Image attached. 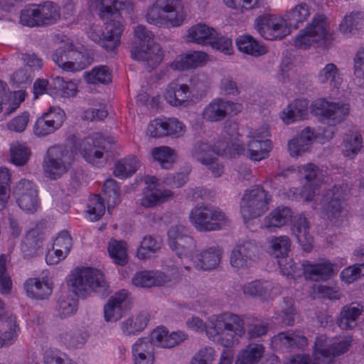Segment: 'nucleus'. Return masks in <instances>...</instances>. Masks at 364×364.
Here are the masks:
<instances>
[{
  "label": "nucleus",
  "instance_id": "nucleus-1",
  "mask_svg": "<svg viewBox=\"0 0 364 364\" xmlns=\"http://www.w3.org/2000/svg\"><path fill=\"white\" fill-rule=\"evenodd\" d=\"M187 229L182 225L173 226L168 230V244L181 259L186 269L191 267L198 269L208 270L215 268L220 260L221 251L217 248H210L196 255L193 252L196 243L187 234Z\"/></svg>",
  "mask_w": 364,
  "mask_h": 364
},
{
  "label": "nucleus",
  "instance_id": "nucleus-2",
  "mask_svg": "<svg viewBox=\"0 0 364 364\" xmlns=\"http://www.w3.org/2000/svg\"><path fill=\"white\" fill-rule=\"evenodd\" d=\"M188 328L198 331H205L209 339L213 342L228 346L237 341V336L244 334L242 320L231 313H223L212 316L208 325L197 317L186 321Z\"/></svg>",
  "mask_w": 364,
  "mask_h": 364
},
{
  "label": "nucleus",
  "instance_id": "nucleus-3",
  "mask_svg": "<svg viewBox=\"0 0 364 364\" xmlns=\"http://www.w3.org/2000/svg\"><path fill=\"white\" fill-rule=\"evenodd\" d=\"M186 14L181 0H155L146 11L145 21L160 28L181 26Z\"/></svg>",
  "mask_w": 364,
  "mask_h": 364
},
{
  "label": "nucleus",
  "instance_id": "nucleus-4",
  "mask_svg": "<svg viewBox=\"0 0 364 364\" xmlns=\"http://www.w3.org/2000/svg\"><path fill=\"white\" fill-rule=\"evenodd\" d=\"M68 289L77 296L85 297L93 292L104 294L107 283L103 273L90 267H76L67 277Z\"/></svg>",
  "mask_w": 364,
  "mask_h": 364
},
{
  "label": "nucleus",
  "instance_id": "nucleus-5",
  "mask_svg": "<svg viewBox=\"0 0 364 364\" xmlns=\"http://www.w3.org/2000/svg\"><path fill=\"white\" fill-rule=\"evenodd\" d=\"M350 343L351 338L348 336L329 339L322 335L316 340L313 361L306 356L297 355L287 359L284 364H331L332 357L345 353Z\"/></svg>",
  "mask_w": 364,
  "mask_h": 364
},
{
  "label": "nucleus",
  "instance_id": "nucleus-6",
  "mask_svg": "<svg viewBox=\"0 0 364 364\" xmlns=\"http://www.w3.org/2000/svg\"><path fill=\"white\" fill-rule=\"evenodd\" d=\"M134 38L139 46L131 50L132 58L134 60L146 62L151 69L156 68L163 59L160 46L154 41V34L144 25H138L134 30Z\"/></svg>",
  "mask_w": 364,
  "mask_h": 364
},
{
  "label": "nucleus",
  "instance_id": "nucleus-7",
  "mask_svg": "<svg viewBox=\"0 0 364 364\" xmlns=\"http://www.w3.org/2000/svg\"><path fill=\"white\" fill-rule=\"evenodd\" d=\"M269 200L268 193L259 186L245 191L240 203V213L247 226L268 210Z\"/></svg>",
  "mask_w": 364,
  "mask_h": 364
},
{
  "label": "nucleus",
  "instance_id": "nucleus-8",
  "mask_svg": "<svg viewBox=\"0 0 364 364\" xmlns=\"http://www.w3.org/2000/svg\"><path fill=\"white\" fill-rule=\"evenodd\" d=\"M191 223L199 231H213L221 229L228 223L224 213L219 208L196 207L189 215Z\"/></svg>",
  "mask_w": 364,
  "mask_h": 364
},
{
  "label": "nucleus",
  "instance_id": "nucleus-9",
  "mask_svg": "<svg viewBox=\"0 0 364 364\" xmlns=\"http://www.w3.org/2000/svg\"><path fill=\"white\" fill-rule=\"evenodd\" d=\"M105 25L106 33L99 25H92L87 32L88 37L94 42L100 45L107 51H112L120 43L121 34L123 31L122 23H115L102 20Z\"/></svg>",
  "mask_w": 364,
  "mask_h": 364
},
{
  "label": "nucleus",
  "instance_id": "nucleus-10",
  "mask_svg": "<svg viewBox=\"0 0 364 364\" xmlns=\"http://www.w3.org/2000/svg\"><path fill=\"white\" fill-rule=\"evenodd\" d=\"M255 28L267 40L282 39L290 33L284 18L272 14L258 16L255 20Z\"/></svg>",
  "mask_w": 364,
  "mask_h": 364
},
{
  "label": "nucleus",
  "instance_id": "nucleus-11",
  "mask_svg": "<svg viewBox=\"0 0 364 364\" xmlns=\"http://www.w3.org/2000/svg\"><path fill=\"white\" fill-rule=\"evenodd\" d=\"M269 243L272 253L278 259L281 273L294 279L300 277V270L295 267L292 259L287 256L290 250L289 239L286 236H280L272 238Z\"/></svg>",
  "mask_w": 364,
  "mask_h": 364
},
{
  "label": "nucleus",
  "instance_id": "nucleus-12",
  "mask_svg": "<svg viewBox=\"0 0 364 364\" xmlns=\"http://www.w3.org/2000/svg\"><path fill=\"white\" fill-rule=\"evenodd\" d=\"M313 107L316 115L333 125L341 123L350 112L348 103L331 102L323 99L316 101Z\"/></svg>",
  "mask_w": 364,
  "mask_h": 364
},
{
  "label": "nucleus",
  "instance_id": "nucleus-13",
  "mask_svg": "<svg viewBox=\"0 0 364 364\" xmlns=\"http://www.w3.org/2000/svg\"><path fill=\"white\" fill-rule=\"evenodd\" d=\"M109 138H95L92 145H85L81 151L83 158L94 166L101 168L105 166L109 159V152L112 145L108 144Z\"/></svg>",
  "mask_w": 364,
  "mask_h": 364
},
{
  "label": "nucleus",
  "instance_id": "nucleus-14",
  "mask_svg": "<svg viewBox=\"0 0 364 364\" xmlns=\"http://www.w3.org/2000/svg\"><path fill=\"white\" fill-rule=\"evenodd\" d=\"M185 132L186 126L176 118H156L149 122L146 130L148 136H180Z\"/></svg>",
  "mask_w": 364,
  "mask_h": 364
},
{
  "label": "nucleus",
  "instance_id": "nucleus-15",
  "mask_svg": "<svg viewBox=\"0 0 364 364\" xmlns=\"http://www.w3.org/2000/svg\"><path fill=\"white\" fill-rule=\"evenodd\" d=\"M242 109L241 104L217 98L204 108L203 117L206 121L216 122L222 121L230 114H236Z\"/></svg>",
  "mask_w": 364,
  "mask_h": 364
},
{
  "label": "nucleus",
  "instance_id": "nucleus-16",
  "mask_svg": "<svg viewBox=\"0 0 364 364\" xmlns=\"http://www.w3.org/2000/svg\"><path fill=\"white\" fill-rule=\"evenodd\" d=\"M272 148V143L270 139L267 138H262V139L252 138L247 149L239 143H235L232 149L229 151L231 154L246 155L251 160L259 161L268 156Z\"/></svg>",
  "mask_w": 364,
  "mask_h": 364
},
{
  "label": "nucleus",
  "instance_id": "nucleus-17",
  "mask_svg": "<svg viewBox=\"0 0 364 364\" xmlns=\"http://www.w3.org/2000/svg\"><path fill=\"white\" fill-rule=\"evenodd\" d=\"M346 264V259H341L338 267L325 259L319 260L316 263L304 261L302 263L303 274L306 280L315 282L324 281L329 279L341 266Z\"/></svg>",
  "mask_w": 364,
  "mask_h": 364
},
{
  "label": "nucleus",
  "instance_id": "nucleus-18",
  "mask_svg": "<svg viewBox=\"0 0 364 364\" xmlns=\"http://www.w3.org/2000/svg\"><path fill=\"white\" fill-rule=\"evenodd\" d=\"M144 181L146 186L141 199V204L143 206L149 208L160 205L172 196L171 191L161 189V185L155 176H147Z\"/></svg>",
  "mask_w": 364,
  "mask_h": 364
},
{
  "label": "nucleus",
  "instance_id": "nucleus-19",
  "mask_svg": "<svg viewBox=\"0 0 364 364\" xmlns=\"http://www.w3.org/2000/svg\"><path fill=\"white\" fill-rule=\"evenodd\" d=\"M299 172L304 175L306 184L303 187V190L299 193H296L293 192L287 193L289 198H295L298 200H303L305 201H310L314 198L316 192L321 188L320 184V179L316 173V167L309 164L302 168V170H299Z\"/></svg>",
  "mask_w": 364,
  "mask_h": 364
},
{
  "label": "nucleus",
  "instance_id": "nucleus-20",
  "mask_svg": "<svg viewBox=\"0 0 364 364\" xmlns=\"http://www.w3.org/2000/svg\"><path fill=\"white\" fill-rule=\"evenodd\" d=\"M73 247V239L67 231L59 232L53 240L52 248L46 255V262L49 265L57 264L65 259Z\"/></svg>",
  "mask_w": 364,
  "mask_h": 364
},
{
  "label": "nucleus",
  "instance_id": "nucleus-21",
  "mask_svg": "<svg viewBox=\"0 0 364 364\" xmlns=\"http://www.w3.org/2000/svg\"><path fill=\"white\" fill-rule=\"evenodd\" d=\"M14 196L21 209L33 212L38 207L37 191L35 184L22 180L14 188Z\"/></svg>",
  "mask_w": 364,
  "mask_h": 364
},
{
  "label": "nucleus",
  "instance_id": "nucleus-22",
  "mask_svg": "<svg viewBox=\"0 0 364 364\" xmlns=\"http://www.w3.org/2000/svg\"><path fill=\"white\" fill-rule=\"evenodd\" d=\"M63 156L64 151L59 146L48 149L43 162L44 173L48 178L57 179L66 171V166L63 161Z\"/></svg>",
  "mask_w": 364,
  "mask_h": 364
},
{
  "label": "nucleus",
  "instance_id": "nucleus-23",
  "mask_svg": "<svg viewBox=\"0 0 364 364\" xmlns=\"http://www.w3.org/2000/svg\"><path fill=\"white\" fill-rule=\"evenodd\" d=\"M64 121V112L60 108H53L38 118L34 126V133L37 136L51 134L60 128Z\"/></svg>",
  "mask_w": 364,
  "mask_h": 364
},
{
  "label": "nucleus",
  "instance_id": "nucleus-24",
  "mask_svg": "<svg viewBox=\"0 0 364 364\" xmlns=\"http://www.w3.org/2000/svg\"><path fill=\"white\" fill-rule=\"evenodd\" d=\"M186 338L187 335L183 331L169 333L164 326L156 328L150 334V341L152 345L161 348H173Z\"/></svg>",
  "mask_w": 364,
  "mask_h": 364
},
{
  "label": "nucleus",
  "instance_id": "nucleus-25",
  "mask_svg": "<svg viewBox=\"0 0 364 364\" xmlns=\"http://www.w3.org/2000/svg\"><path fill=\"white\" fill-rule=\"evenodd\" d=\"M53 284L48 277L28 279L23 284L26 296L33 299H44L48 297L53 291Z\"/></svg>",
  "mask_w": 364,
  "mask_h": 364
},
{
  "label": "nucleus",
  "instance_id": "nucleus-26",
  "mask_svg": "<svg viewBox=\"0 0 364 364\" xmlns=\"http://www.w3.org/2000/svg\"><path fill=\"white\" fill-rule=\"evenodd\" d=\"M170 279L169 276L159 270H144L134 274L132 283L136 287L151 288L163 286L168 282Z\"/></svg>",
  "mask_w": 364,
  "mask_h": 364
},
{
  "label": "nucleus",
  "instance_id": "nucleus-27",
  "mask_svg": "<svg viewBox=\"0 0 364 364\" xmlns=\"http://www.w3.org/2000/svg\"><path fill=\"white\" fill-rule=\"evenodd\" d=\"M127 299L128 292L124 289L109 298L104 307V318L107 322H115L122 317Z\"/></svg>",
  "mask_w": 364,
  "mask_h": 364
},
{
  "label": "nucleus",
  "instance_id": "nucleus-28",
  "mask_svg": "<svg viewBox=\"0 0 364 364\" xmlns=\"http://www.w3.org/2000/svg\"><path fill=\"white\" fill-rule=\"evenodd\" d=\"M271 345L275 350H283L293 348H303L307 345V339L299 333L293 332L280 333L274 336Z\"/></svg>",
  "mask_w": 364,
  "mask_h": 364
},
{
  "label": "nucleus",
  "instance_id": "nucleus-29",
  "mask_svg": "<svg viewBox=\"0 0 364 364\" xmlns=\"http://www.w3.org/2000/svg\"><path fill=\"white\" fill-rule=\"evenodd\" d=\"M16 318H4V304L0 300V348L11 344L16 335Z\"/></svg>",
  "mask_w": 364,
  "mask_h": 364
},
{
  "label": "nucleus",
  "instance_id": "nucleus-30",
  "mask_svg": "<svg viewBox=\"0 0 364 364\" xmlns=\"http://www.w3.org/2000/svg\"><path fill=\"white\" fill-rule=\"evenodd\" d=\"M216 36V30L204 23H198L189 28L186 34L187 42L200 45H208Z\"/></svg>",
  "mask_w": 364,
  "mask_h": 364
},
{
  "label": "nucleus",
  "instance_id": "nucleus-31",
  "mask_svg": "<svg viewBox=\"0 0 364 364\" xmlns=\"http://www.w3.org/2000/svg\"><path fill=\"white\" fill-rule=\"evenodd\" d=\"M189 96V87L186 84H179L176 82L168 84L164 93V98L166 102L175 107L184 105L187 103Z\"/></svg>",
  "mask_w": 364,
  "mask_h": 364
},
{
  "label": "nucleus",
  "instance_id": "nucleus-32",
  "mask_svg": "<svg viewBox=\"0 0 364 364\" xmlns=\"http://www.w3.org/2000/svg\"><path fill=\"white\" fill-rule=\"evenodd\" d=\"M309 103L306 100H295L280 114L282 121L287 124L303 119L308 114Z\"/></svg>",
  "mask_w": 364,
  "mask_h": 364
},
{
  "label": "nucleus",
  "instance_id": "nucleus-33",
  "mask_svg": "<svg viewBox=\"0 0 364 364\" xmlns=\"http://www.w3.org/2000/svg\"><path fill=\"white\" fill-rule=\"evenodd\" d=\"M310 15L309 6L307 4L302 2L287 11L284 18L289 30L290 28L298 29L307 21Z\"/></svg>",
  "mask_w": 364,
  "mask_h": 364
},
{
  "label": "nucleus",
  "instance_id": "nucleus-34",
  "mask_svg": "<svg viewBox=\"0 0 364 364\" xmlns=\"http://www.w3.org/2000/svg\"><path fill=\"white\" fill-rule=\"evenodd\" d=\"M308 230L309 225L305 218L300 216L294 220L291 231L305 252H310L313 248L314 239Z\"/></svg>",
  "mask_w": 364,
  "mask_h": 364
},
{
  "label": "nucleus",
  "instance_id": "nucleus-35",
  "mask_svg": "<svg viewBox=\"0 0 364 364\" xmlns=\"http://www.w3.org/2000/svg\"><path fill=\"white\" fill-rule=\"evenodd\" d=\"M364 25V13L363 11H352L346 15L339 25L340 32L346 37H350Z\"/></svg>",
  "mask_w": 364,
  "mask_h": 364
},
{
  "label": "nucleus",
  "instance_id": "nucleus-36",
  "mask_svg": "<svg viewBox=\"0 0 364 364\" xmlns=\"http://www.w3.org/2000/svg\"><path fill=\"white\" fill-rule=\"evenodd\" d=\"M264 353V348L262 344L250 343L238 353L235 364H258Z\"/></svg>",
  "mask_w": 364,
  "mask_h": 364
},
{
  "label": "nucleus",
  "instance_id": "nucleus-37",
  "mask_svg": "<svg viewBox=\"0 0 364 364\" xmlns=\"http://www.w3.org/2000/svg\"><path fill=\"white\" fill-rule=\"evenodd\" d=\"M321 84H328L332 88H339L343 82V75L334 63H328L321 68L317 75Z\"/></svg>",
  "mask_w": 364,
  "mask_h": 364
},
{
  "label": "nucleus",
  "instance_id": "nucleus-38",
  "mask_svg": "<svg viewBox=\"0 0 364 364\" xmlns=\"http://www.w3.org/2000/svg\"><path fill=\"white\" fill-rule=\"evenodd\" d=\"M92 4L98 10V14L102 20H108L112 23L117 21L122 23L120 13L114 9L116 0H93Z\"/></svg>",
  "mask_w": 364,
  "mask_h": 364
},
{
  "label": "nucleus",
  "instance_id": "nucleus-39",
  "mask_svg": "<svg viewBox=\"0 0 364 364\" xmlns=\"http://www.w3.org/2000/svg\"><path fill=\"white\" fill-rule=\"evenodd\" d=\"M291 218V210L287 207H278L272 210L264 218L263 228H281Z\"/></svg>",
  "mask_w": 364,
  "mask_h": 364
},
{
  "label": "nucleus",
  "instance_id": "nucleus-40",
  "mask_svg": "<svg viewBox=\"0 0 364 364\" xmlns=\"http://www.w3.org/2000/svg\"><path fill=\"white\" fill-rule=\"evenodd\" d=\"M343 187H335L333 191L328 192L321 199V201L326 205L328 203V217H336L343 213L341 199L343 198Z\"/></svg>",
  "mask_w": 364,
  "mask_h": 364
},
{
  "label": "nucleus",
  "instance_id": "nucleus-41",
  "mask_svg": "<svg viewBox=\"0 0 364 364\" xmlns=\"http://www.w3.org/2000/svg\"><path fill=\"white\" fill-rule=\"evenodd\" d=\"M306 29L318 42L324 40L328 35L329 24L325 16L316 14L312 18L311 22L306 27Z\"/></svg>",
  "mask_w": 364,
  "mask_h": 364
},
{
  "label": "nucleus",
  "instance_id": "nucleus-42",
  "mask_svg": "<svg viewBox=\"0 0 364 364\" xmlns=\"http://www.w3.org/2000/svg\"><path fill=\"white\" fill-rule=\"evenodd\" d=\"M139 165L136 156H128L116 163L114 173L119 178H127L137 171Z\"/></svg>",
  "mask_w": 364,
  "mask_h": 364
},
{
  "label": "nucleus",
  "instance_id": "nucleus-43",
  "mask_svg": "<svg viewBox=\"0 0 364 364\" xmlns=\"http://www.w3.org/2000/svg\"><path fill=\"white\" fill-rule=\"evenodd\" d=\"M238 49L248 55L259 56L266 53L267 48L251 36H240L236 40Z\"/></svg>",
  "mask_w": 364,
  "mask_h": 364
},
{
  "label": "nucleus",
  "instance_id": "nucleus-44",
  "mask_svg": "<svg viewBox=\"0 0 364 364\" xmlns=\"http://www.w3.org/2000/svg\"><path fill=\"white\" fill-rule=\"evenodd\" d=\"M109 256L113 262L119 265H124L127 262V245L125 242L110 240L107 246Z\"/></svg>",
  "mask_w": 364,
  "mask_h": 364
},
{
  "label": "nucleus",
  "instance_id": "nucleus-45",
  "mask_svg": "<svg viewBox=\"0 0 364 364\" xmlns=\"http://www.w3.org/2000/svg\"><path fill=\"white\" fill-rule=\"evenodd\" d=\"M361 314V309L358 305L351 304L342 309L338 321V326L342 329H350L357 324L356 320Z\"/></svg>",
  "mask_w": 364,
  "mask_h": 364
},
{
  "label": "nucleus",
  "instance_id": "nucleus-46",
  "mask_svg": "<svg viewBox=\"0 0 364 364\" xmlns=\"http://www.w3.org/2000/svg\"><path fill=\"white\" fill-rule=\"evenodd\" d=\"M38 6L42 26L54 24L60 18V9L56 4L46 1Z\"/></svg>",
  "mask_w": 364,
  "mask_h": 364
},
{
  "label": "nucleus",
  "instance_id": "nucleus-47",
  "mask_svg": "<svg viewBox=\"0 0 364 364\" xmlns=\"http://www.w3.org/2000/svg\"><path fill=\"white\" fill-rule=\"evenodd\" d=\"M161 245V240L151 236L144 237L137 250L136 255L139 259L151 257L159 250Z\"/></svg>",
  "mask_w": 364,
  "mask_h": 364
},
{
  "label": "nucleus",
  "instance_id": "nucleus-48",
  "mask_svg": "<svg viewBox=\"0 0 364 364\" xmlns=\"http://www.w3.org/2000/svg\"><path fill=\"white\" fill-rule=\"evenodd\" d=\"M105 206L98 195L90 196L85 212V218L92 222L98 220L105 213Z\"/></svg>",
  "mask_w": 364,
  "mask_h": 364
},
{
  "label": "nucleus",
  "instance_id": "nucleus-49",
  "mask_svg": "<svg viewBox=\"0 0 364 364\" xmlns=\"http://www.w3.org/2000/svg\"><path fill=\"white\" fill-rule=\"evenodd\" d=\"M72 47V43H63L61 46L57 48L52 55V59L59 68L65 71L71 72L70 55V50Z\"/></svg>",
  "mask_w": 364,
  "mask_h": 364
},
{
  "label": "nucleus",
  "instance_id": "nucleus-50",
  "mask_svg": "<svg viewBox=\"0 0 364 364\" xmlns=\"http://www.w3.org/2000/svg\"><path fill=\"white\" fill-rule=\"evenodd\" d=\"M103 193L107 201V208L109 211L119 203L120 191L115 180L109 178L105 181Z\"/></svg>",
  "mask_w": 364,
  "mask_h": 364
},
{
  "label": "nucleus",
  "instance_id": "nucleus-51",
  "mask_svg": "<svg viewBox=\"0 0 364 364\" xmlns=\"http://www.w3.org/2000/svg\"><path fill=\"white\" fill-rule=\"evenodd\" d=\"M152 156L157 161L163 168H168L175 161L173 151L167 146L156 147L152 150Z\"/></svg>",
  "mask_w": 364,
  "mask_h": 364
},
{
  "label": "nucleus",
  "instance_id": "nucleus-52",
  "mask_svg": "<svg viewBox=\"0 0 364 364\" xmlns=\"http://www.w3.org/2000/svg\"><path fill=\"white\" fill-rule=\"evenodd\" d=\"M11 162L18 166L25 165L31 156V150L24 144H16L10 149Z\"/></svg>",
  "mask_w": 364,
  "mask_h": 364
},
{
  "label": "nucleus",
  "instance_id": "nucleus-53",
  "mask_svg": "<svg viewBox=\"0 0 364 364\" xmlns=\"http://www.w3.org/2000/svg\"><path fill=\"white\" fill-rule=\"evenodd\" d=\"M38 5L26 8L21 11L20 23L28 27L42 26Z\"/></svg>",
  "mask_w": 364,
  "mask_h": 364
},
{
  "label": "nucleus",
  "instance_id": "nucleus-54",
  "mask_svg": "<svg viewBox=\"0 0 364 364\" xmlns=\"http://www.w3.org/2000/svg\"><path fill=\"white\" fill-rule=\"evenodd\" d=\"M311 138H291L288 142V150L292 157H296L310 149Z\"/></svg>",
  "mask_w": 364,
  "mask_h": 364
},
{
  "label": "nucleus",
  "instance_id": "nucleus-55",
  "mask_svg": "<svg viewBox=\"0 0 364 364\" xmlns=\"http://www.w3.org/2000/svg\"><path fill=\"white\" fill-rule=\"evenodd\" d=\"M45 364H77L65 353L54 348H48L43 353Z\"/></svg>",
  "mask_w": 364,
  "mask_h": 364
},
{
  "label": "nucleus",
  "instance_id": "nucleus-56",
  "mask_svg": "<svg viewBox=\"0 0 364 364\" xmlns=\"http://www.w3.org/2000/svg\"><path fill=\"white\" fill-rule=\"evenodd\" d=\"M269 284L260 281H253L244 287V294L252 296H259L264 299L269 297Z\"/></svg>",
  "mask_w": 364,
  "mask_h": 364
},
{
  "label": "nucleus",
  "instance_id": "nucleus-57",
  "mask_svg": "<svg viewBox=\"0 0 364 364\" xmlns=\"http://www.w3.org/2000/svg\"><path fill=\"white\" fill-rule=\"evenodd\" d=\"M87 81L89 83L107 84L111 81V74L106 65H101L94 68L91 72L87 74Z\"/></svg>",
  "mask_w": 364,
  "mask_h": 364
},
{
  "label": "nucleus",
  "instance_id": "nucleus-58",
  "mask_svg": "<svg viewBox=\"0 0 364 364\" xmlns=\"http://www.w3.org/2000/svg\"><path fill=\"white\" fill-rule=\"evenodd\" d=\"M250 245V243H247L243 245H237L233 249L230 255V264L232 267L239 269L247 265V256L243 254L246 252Z\"/></svg>",
  "mask_w": 364,
  "mask_h": 364
},
{
  "label": "nucleus",
  "instance_id": "nucleus-59",
  "mask_svg": "<svg viewBox=\"0 0 364 364\" xmlns=\"http://www.w3.org/2000/svg\"><path fill=\"white\" fill-rule=\"evenodd\" d=\"M147 323V318L141 314L126 320L122 325V329L127 334H133L142 331Z\"/></svg>",
  "mask_w": 364,
  "mask_h": 364
},
{
  "label": "nucleus",
  "instance_id": "nucleus-60",
  "mask_svg": "<svg viewBox=\"0 0 364 364\" xmlns=\"http://www.w3.org/2000/svg\"><path fill=\"white\" fill-rule=\"evenodd\" d=\"M71 72H76L85 69L89 64V58L87 53L77 51L73 49V46L70 50Z\"/></svg>",
  "mask_w": 364,
  "mask_h": 364
},
{
  "label": "nucleus",
  "instance_id": "nucleus-61",
  "mask_svg": "<svg viewBox=\"0 0 364 364\" xmlns=\"http://www.w3.org/2000/svg\"><path fill=\"white\" fill-rule=\"evenodd\" d=\"M10 175L6 168L0 167V210L3 209L9 197V184Z\"/></svg>",
  "mask_w": 364,
  "mask_h": 364
},
{
  "label": "nucleus",
  "instance_id": "nucleus-62",
  "mask_svg": "<svg viewBox=\"0 0 364 364\" xmlns=\"http://www.w3.org/2000/svg\"><path fill=\"white\" fill-rule=\"evenodd\" d=\"M215 358V351L211 347L199 349L193 356L189 364H212Z\"/></svg>",
  "mask_w": 364,
  "mask_h": 364
},
{
  "label": "nucleus",
  "instance_id": "nucleus-63",
  "mask_svg": "<svg viewBox=\"0 0 364 364\" xmlns=\"http://www.w3.org/2000/svg\"><path fill=\"white\" fill-rule=\"evenodd\" d=\"M77 301L73 298H63L58 301L57 311L59 316L65 318L77 311Z\"/></svg>",
  "mask_w": 364,
  "mask_h": 364
},
{
  "label": "nucleus",
  "instance_id": "nucleus-64",
  "mask_svg": "<svg viewBox=\"0 0 364 364\" xmlns=\"http://www.w3.org/2000/svg\"><path fill=\"white\" fill-rule=\"evenodd\" d=\"M360 275H364V263L360 265H353L344 269L341 273V279L346 284H351L358 279Z\"/></svg>",
  "mask_w": 364,
  "mask_h": 364
}]
</instances>
